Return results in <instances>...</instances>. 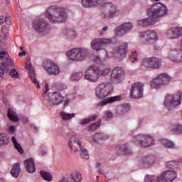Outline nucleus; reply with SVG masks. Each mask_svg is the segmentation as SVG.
<instances>
[{
	"label": "nucleus",
	"instance_id": "obj_1",
	"mask_svg": "<svg viewBox=\"0 0 182 182\" xmlns=\"http://www.w3.org/2000/svg\"><path fill=\"white\" fill-rule=\"evenodd\" d=\"M82 4L85 8H93L95 6H103L101 16L102 18L112 19L114 16H119L120 10L113 3L104 4L103 0H82Z\"/></svg>",
	"mask_w": 182,
	"mask_h": 182
},
{
	"label": "nucleus",
	"instance_id": "obj_2",
	"mask_svg": "<svg viewBox=\"0 0 182 182\" xmlns=\"http://www.w3.org/2000/svg\"><path fill=\"white\" fill-rule=\"evenodd\" d=\"M46 17L51 23H62L66 21L68 14L65 8L51 6L47 9Z\"/></svg>",
	"mask_w": 182,
	"mask_h": 182
},
{
	"label": "nucleus",
	"instance_id": "obj_3",
	"mask_svg": "<svg viewBox=\"0 0 182 182\" xmlns=\"http://www.w3.org/2000/svg\"><path fill=\"white\" fill-rule=\"evenodd\" d=\"M68 147L70 151L77 153L80 150V156L82 159L89 160V152L83 147L82 139L80 138H70L68 141Z\"/></svg>",
	"mask_w": 182,
	"mask_h": 182
},
{
	"label": "nucleus",
	"instance_id": "obj_4",
	"mask_svg": "<svg viewBox=\"0 0 182 182\" xmlns=\"http://www.w3.org/2000/svg\"><path fill=\"white\" fill-rule=\"evenodd\" d=\"M67 56L73 62H82L89 56V50L82 48H73L68 52Z\"/></svg>",
	"mask_w": 182,
	"mask_h": 182
},
{
	"label": "nucleus",
	"instance_id": "obj_5",
	"mask_svg": "<svg viewBox=\"0 0 182 182\" xmlns=\"http://www.w3.org/2000/svg\"><path fill=\"white\" fill-rule=\"evenodd\" d=\"M167 14V7L161 3H156L148 9L147 15L157 21V18H161Z\"/></svg>",
	"mask_w": 182,
	"mask_h": 182
},
{
	"label": "nucleus",
	"instance_id": "obj_6",
	"mask_svg": "<svg viewBox=\"0 0 182 182\" xmlns=\"http://www.w3.org/2000/svg\"><path fill=\"white\" fill-rule=\"evenodd\" d=\"M171 77L166 73H161L154 78L151 82L150 86L152 89H159L161 86H166L170 83Z\"/></svg>",
	"mask_w": 182,
	"mask_h": 182
},
{
	"label": "nucleus",
	"instance_id": "obj_7",
	"mask_svg": "<svg viewBox=\"0 0 182 182\" xmlns=\"http://www.w3.org/2000/svg\"><path fill=\"white\" fill-rule=\"evenodd\" d=\"M112 93V85L109 83L102 82L97 85L95 90V96L99 99H106Z\"/></svg>",
	"mask_w": 182,
	"mask_h": 182
},
{
	"label": "nucleus",
	"instance_id": "obj_8",
	"mask_svg": "<svg viewBox=\"0 0 182 182\" xmlns=\"http://www.w3.org/2000/svg\"><path fill=\"white\" fill-rule=\"evenodd\" d=\"M141 66L146 69H159L161 59L156 57L145 58L141 60Z\"/></svg>",
	"mask_w": 182,
	"mask_h": 182
},
{
	"label": "nucleus",
	"instance_id": "obj_9",
	"mask_svg": "<svg viewBox=\"0 0 182 182\" xmlns=\"http://www.w3.org/2000/svg\"><path fill=\"white\" fill-rule=\"evenodd\" d=\"M134 143L141 147H150L154 144V139L149 135L139 134L134 138Z\"/></svg>",
	"mask_w": 182,
	"mask_h": 182
},
{
	"label": "nucleus",
	"instance_id": "obj_10",
	"mask_svg": "<svg viewBox=\"0 0 182 182\" xmlns=\"http://www.w3.org/2000/svg\"><path fill=\"white\" fill-rule=\"evenodd\" d=\"M181 92H178L175 95L168 94L165 97L164 102V106H166V107H173L181 105Z\"/></svg>",
	"mask_w": 182,
	"mask_h": 182
},
{
	"label": "nucleus",
	"instance_id": "obj_11",
	"mask_svg": "<svg viewBox=\"0 0 182 182\" xmlns=\"http://www.w3.org/2000/svg\"><path fill=\"white\" fill-rule=\"evenodd\" d=\"M43 68L45 69L47 73L51 76H57V75L60 73L59 66H58V65L52 62L50 60L44 61L43 63Z\"/></svg>",
	"mask_w": 182,
	"mask_h": 182
},
{
	"label": "nucleus",
	"instance_id": "obj_12",
	"mask_svg": "<svg viewBox=\"0 0 182 182\" xmlns=\"http://www.w3.org/2000/svg\"><path fill=\"white\" fill-rule=\"evenodd\" d=\"M143 83L136 82L131 86V90L129 94V97L131 99H139V97H143Z\"/></svg>",
	"mask_w": 182,
	"mask_h": 182
},
{
	"label": "nucleus",
	"instance_id": "obj_13",
	"mask_svg": "<svg viewBox=\"0 0 182 182\" xmlns=\"http://www.w3.org/2000/svg\"><path fill=\"white\" fill-rule=\"evenodd\" d=\"M85 77L90 82H97L99 80V68L93 65L89 67L85 71Z\"/></svg>",
	"mask_w": 182,
	"mask_h": 182
},
{
	"label": "nucleus",
	"instance_id": "obj_14",
	"mask_svg": "<svg viewBox=\"0 0 182 182\" xmlns=\"http://www.w3.org/2000/svg\"><path fill=\"white\" fill-rule=\"evenodd\" d=\"M112 43V39L109 38H94L91 41V48L93 50H100L103 49V45Z\"/></svg>",
	"mask_w": 182,
	"mask_h": 182
},
{
	"label": "nucleus",
	"instance_id": "obj_15",
	"mask_svg": "<svg viewBox=\"0 0 182 182\" xmlns=\"http://www.w3.org/2000/svg\"><path fill=\"white\" fill-rule=\"evenodd\" d=\"M124 79V70L122 68H116L111 74V82L115 85L120 83Z\"/></svg>",
	"mask_w": 182,
	"mask_h": 182
},
{
	"label": "nucleus",
	"instance_id": "obj_16",
	"mask_svg": "<svg viewBox=\"0 0 182 182\" xmlns=\"http://www.w3.org/2000/svg\"><path fill=\"white\" fill-rule=\"evenodd\" d=\"M142 38L145 39L146 45H154L158 41L157 33L151 30H148L142 34Z\"/></svg>",
	"mask_w": 182,
	"mask_h": 182
},
{
	"label": "nucleus",
	"instance_id": "obj_17",
	"mask_svg": "<svg viewBox=\"0 0 182 182\" xmlns=\"http://www.w3.org/2000/svg\"><path fill=\"white\" fill-rule=\"evenodd\" d=\"M177 178V173L174 171H166V172H163L160 176H159L158 180L160 181L164 182H171L173 180Z\"/></svg>",
	"mask_w": 182,
	"mask_h": 182
},
{
	"label": "nucleus",
	"instance_id": "obj_18",
	"mask_svg": "<svg viewBox=\"0 0 182 182\" xmlns=\"http://www.w3.org/2000/svg\"><path fill=\"white\" fill-rule=\"evenodd\" d=\"M33 28L36 32H45L48 29V22L45 19H36L33 23Z\"/></svg>",
	"mask_w": 182,
	"mask_h": 182
},
{
	"label": "nucleus",
	"instance_id": "obj_19",
	"mask_svg": "<svg viewBox=\"0 0 182 182\" xmlns=\"http://www.w3.org/2000/svg\"><path fill=\"white\" fill-rule=\"evenodd\" d=\"M48 100L51 105L58 106V105H60L63 102V96L59 92H54L49 94Z\"/></svg>",
	"mask_w": 182,
	"mask_h": 182
},
{
	"label": "nucleus",
	"instance_id": "obj_20",
	"mask_svg": "<svg viewBox=\"0 0 182 182\" xmlns=\"http://www.w3.org/2000/svg\"><path fill=\"white\" fill-rule=\"evenodd\" d=\"M132 29H133V24L132 23H124L119 26V29H117L116 33L118 36H123V35H126Z\"/></svg>",
	"mask_w": 182,
	"mask_h": 182
},
{
	"label": "nucleus",
	"instance_id": "obj_21",
	"mask_svg": "<svg viewBox=\"0 0 182 182\" xmlns=\"http://www.w3.org/2000/svg\"><path fill=\"white\" fill-rule=\"evenodd\" d=\"M154 163V156H144L138 161L139 167H150Z\"/></svg>",
	"mask_w": 182,
	"mask_h": 182
},
{
	"label": "nucleus",
	"instance_id": "obj_22",
	"mask_svg": "<svg viewBox=\"0 0 182 182\" xmlns=\"http://www.w3.org/2000/svg\"><path fill=\"white\" fill-rule=\"evenodd\" d=\"M166 35L171 39H177L178 36L182 35V27H173L166 32Z\"/></svg>",
	"mask_w": 182,
	"mask_h": 182
},
{
	"label": "nucleus",
	"instance_id": "obj_23",
	"mask_svg": "<svg viewBox=\"0 0 182 182\" xmlns=\"http://www.w3.org/2000/svg\"><path fill=\"white\" fill-rule=\"evenodd\" d=\"M119 100H122L121 95H117L111 97H108L107 99L103 100L100 102H99L97 106L103 107L106 106V105H109L110 103H114V102H119Z\"/></svg>",
	"mask_w": 182,
	"mask_h": 182
},
{
	"label": "nucleus",
	"instance_id": "obj_24",
	"mask_svg": "<svg viewBox=\"0 0 182 182\" xmlns=\"http://www.w3.org/2000/svg\"><path fill=\"white\" fill-rule=\"evenodd\" d=\"M26 69L28 70V76L30 79H31L32 82L34 83V85H37V88L41 89V85H39V82L35 77V70L32 66L29 65V64L26 65Z\"/></svg>",
	"mask_w": 182,
	"mask_h": 182
},
{
	"label": "nucleus",
	"instance_id": "obj_25",
	"mask_svg": "<svg viewBox=\"0 0 182 182\" xmlns=\"http://www.w3.org/2000/svg\"><path fill=\"white\" fill-rule=\"evenodd\" d=\"M114 53L120 55L121 58H124L127 53V43H124L119 47L115 48Z\"/></svg>",
	"mask_w": 182,
	"mask_h": 182
},
{
	"label": "nucleus",
	"instance_id": "obj_26",
	"mask_svg": "<svg viewBox=\"0 0 182 182\" xmlns=\"http://www.w3.org/2000/svg\"><path fill=\"white\" fill-rule=\"evenodd\" d=\"M169 58L172 62H176V63H182V53H177V51L171 50L169 53Z\"/></svg>",
	"mask_w": 182,
	"mask_h": 182
},
{
	"label": "nucleus",
	"instance_id": "obj_27",
	"mask_svg": "<svg viewBox=\"0 0 182 182\" xmlns=\"http://www.w3.org/2000/svg\"><path fill=\"white\" fill-rule=\"evenodd\" d=\"M24 166L28 173H35L36 168H35V162L33 161V159H26L24 161Z\"/></svg>",
	"mask_w": 182,
	"mask_h": 182
},
{
	"label": "nucleus",
	"instance_id": "obj_28",
	"mask_svg": "<svg viewBox=\"0 0 182 182\" xmlns=\"http://www.w3.org/2000/svg\"><path fill=\"white\" fill-rule=\"evenodd\" d=\"M156 18H151V16H149V18H148L139 20L138 21V24L140 26H149L150 25H154V23H156Z\"/></svg>",
	"mask_w": 182,
	"mask_h": 182
},
{
	"label": "nucleus",
	"instance_id": "obj_29",
	"mask_svg": "<svg viewBox=\"0 0 182 182\" xmlns=\"http://www.w3.org/2000/svg\"><path fill=\"white\" fill-rule=\"evenodd\" d=\"M19 173H21V166H19V164H14L11 170V174L13 177L16 178L19 176Z\"/></svg>",
	"mask_w": 182,
	"mask_h": 182
},
{
	"label": "nucleus",
	"instance_id": "obj_30",
	"mask_svg": "<svg viewBox=\"0 0 182 182\" xmlns=\"http://www.w3.org/2000/svg\"><path fill=\"white\" fill-rule=\"evenodd\" d=\"M7 116L11 122H18L19 120L16 112H14L11 108L8 109Z\"/></svg>",
	"mask_w": 182,
	"mask_h": 182
},
{
	"label": "nucleus",
	"instance_id": "obj_31",
	"mask_svg": "<svg viewBox=\"0 0 182 182\" xmlns=\"http://www.w3.org/2000/svg\"><path fill=\"white\" fill-rule=\"evenodd\" d=\"M7 144H9V137L5 133L0 134V146H6Z\"/></svg>",
	"mask_w": 182,
	"mask_h": 182
},
{
	"label": "nucleus",
	"instance_id": "obj_32",
	"mask_svg": "<svg viewBox=\"0 0 182 182\" xmlns=\"http://www.w3.org/2000/svg\"><path fill=\"white\" fill-rule=\"evenodd\" d=\"M11 141L16 150H17L20 154H23V149H22V146H21V144L18 143V141H16V138L15 136L11 137Z\"/></svg>",
	"mask_w": 182,
	"mask_h": 182
},
{
	"label": "nucleus",
	"instance_id": "obj_33",
	"mask_svg": "<svg viewBox=\"0 0 182 182\" xmlns=\"http://www.w3.org/2000/svg\"><path fill=\"white\" fill-rule=\"evenodd\" d=\"M117 149L119 150V154H130L132 153V150L129 148L127 144L122 145Z\"/></svg>",
	"mask_w": 182,
	"mask_h": 182
},
{
	"label": "nucleus",
	"instance_id": "obj_34",
	"mask_svg": "<svg viewBox=\"0 0 182 182\" xmlns=\"http://www.w3.org/2000/svg\"><path fill=\"white\" fill-rule=\"evenodd\" d=\"M171 132H174L176 134H182V125L180 124H172L171 126Z\"/></svg>",
	"mask_w": 182,
	"mask_h": 182
},
{
	"label": "nucleus",
	"instance_id": "obj_35",
	"mask_svg": "<svg viewBox=\"0 0 182 182\" xmlns=\"http://www.w3.org/2000/svg\"><path fill=\"white\" fill-rule=\"evenodd\" d=\"M40 174L42 178H43V180H46V181H52V175L49 172L41 171Z\"/></svg>",
	"mask_w": 182,
	"mask_h": 182
},
{
	"label": "nucleus",
	"instance_id": "obj_36",
	"mask_svg": "<svg viewBox=\"0 0 182 182\" xmlns=\"http://www.w3.org/2000/svg\"><path fill=\"white\" fill-rule=\"evenodd\" d=\"M161 144L166 147V149H174V144L171 141L167 139L161 140Z\"/></svg>",
	"mask_w": 182,
	"mask_h": 182
},
{
	"label": "nucleus",
	"instance_id": "obj_37",
	"mask_svg": "<svg viewBox=\"0 0 182 182\" xmlns=\"http://www.w3.org/2000/svg\"><path fill=\"white\" fill-rule=\"evenodd\" d=\"M97 119V117L96 115H93L92 117H90L89 119H84L80 121V124H87L88 123H90V122H95Z\"/></svg>",
	"mask_w": 182,
	"mask_h": 182
},
{
	"label": "nucleus",
	"instance_id": "obj_38",
	"mask_svg": "<svg viewBox=\"0 0 182 182\" xmlns=\"http://www.w3.org/2000/svg\"><path fill=\"white\" fill-rule=\"evenodd\" d=\"M144 181L145 182H160V180H159V176L148 175L145 176Z\"/></svg>",
	"mask_w": 182,
	"mask_h": 182
},
{
	"label": "nucleus",
	"instance_id": "obj_39",
	"mask_svg": "<svg viewBox=\"0 0 182 182\" xmlns=\"http://www.w3.org/2000/svg\"><path fill=\"white\" fill-rule=\"evenodd\" d=\"M82 77H83V73L82 72L75 73L72 74L71 80L77 82L78 80H80Z\"/></svg>",
	"mask_w": 182,
	"mask_h": 182
},
{
	"label": "nucleus",
	"instance_id": "obj_40",
	"mask_svg": "<svg viewBox=\"0 0 182 182\" xmlns=\"http://www.w3.org/2000/svg\"><path fill=\"white\" fill-rule=\"evenodd\" d=\"M60 116L63 120H70V119H73L75 117V114H69L66 112H61Z\"/></svg>",
	"mask_w": 182,
	"mask_h": 182
},
{
	"label": "nucleus",
	"instance_id": "obj_41",
	"mask_svg": "<svg viewBox=\"0 0 182 182\" xmlns=\"http://www.w3.org/2000/svg\"><path fill=\"white\" fill-rule=\"evenodd\" d=\"M71 178H73L75 182H80L82 181V174L80 172H75L72 175Z\"/></svg>",
	"mask_w": 182,
	"mask_h": 182
},
{
	"label": "nucleus",
	"instance_id": "obj_42",
	"mask_svg": "<svg viewBox=\"0 0 182 182\" xmlns=\"http://www.w3.org/2000/svg\"><path fill=\"white\" fill-rule=\"evenodd\" d=\"M110 73V68H105L104 70H100L98 68V76H107Z\"/></svg>",
	"mask_w": 182,
	"mask_h": 182
},
{
	"label": "nucleus",
	"instance_id": "obj_43",
	"mask_svg": "<svg viewBox=\"0 0 182 182\" xmlns=\"http://www.w3.org/2000/svg\"><path fill=\"white\" fill-rule=\"evenodd\" d=\"M178 165V162L176 161H169L166 162V166L168 168H173V167H176Z\"/></svg>",
	"mask_w": 182,
	"mask_h": 182
},
{
	"label": "nucleus",
	"instance_id": "obj_44",
	"mask_svg": "<svg viewBox=\"0 0 182 182\" xmlns=\"http://www.w3.org/2000/svg\"><path fill=\"white\" fill-rule=\"evenodd\" d=\"M120 110L122 114L127 113V112H129V110H130V105L123 104L120 107Z\"/></svg>",
	"mask_w": 182,
	"mask_h": 182
},
{
	"label": "nucleus",
	"instance_id": "obj_45",
	"mask_svg": "<svg viewBox=\"0 0 182 182\" xmlns=\"http://www.w3.org/2000/svg\"><path fill=\"white\" fill-rule=\"evenodd\" d=\"M67 38L68 39H75L76 38V31H69L67 33Z\"/></svg>",
	"mask_w": 182,
	"mask_h": 182
},
{
	"label": "nucleus",
	"instance_id": "obj_46",
	"mask_svg": "<svg viewBox=\"0 0 182 182\" xmlns=\"http://www.w3.org/2000/svg\"><path fill=\"white\" fill-rule=\"evenodd\" d=\"M130 59L132 60V63H134V62H137V51H134L129 55Z\"/></svg>",
	"mask_w": 182,
	"mask_h": 182
},
{
	"label": "nucleus",
	"instance_id": "obj_47",
	"mask_svg": "<svg viewBox=\"0 0 182 182\" xmlns=\"http://www.w3.org/2000/svg\"><path fill=\"white\" fill-rule=\"evenodd\" d=\"M99 127H100V121L91 124L90 126V130L93 132V131L96 130L97 129H99Z\"/></svg>",
	"mask_w": 182,
	"mask_h": 182
},
{
	"label": "nucleus",
	"instance_id": "obj_48",
	"mask_svg": "<svg viewBox=\"0 0 182 182\" xmlns=\"http://www.w3.org/2000/svg\"><path fill=\"white\" fill-rule=\"evenodd\" d=\"M112 117H113V113L110 111L105 112L103 115V119H105L106 120H109V119H112Z\"/></svg>",
	"mask_w": 182,
	"mask_h": 182
},
{
	"label": "nucleus",
	"instance_id": "obj_49",
	"mask_svg": "<svg viewBox=\"0 0 182 182\" xmlns=\"http://www.w3.org/2000/svg\"><path fill=\"white\" fill-rule=\"evenodd\" d=\"M10 75L11 77H19V73L15 69H11L10 71Z\"/></svg>",
	"mask_w": 182,
	"mask_h": 182
},
{
	"label": "nucleus",
	"instance_id": "obj_50",
	"mask_svg": "<svg viewBox=\"0 0 182 182\" xmlns=\"http://www.w3.org/2000/svg\"><path fill=\"white\" fill-rule=\"evenodd\" d=\"M99 140H102V134L100 133L95 134L94 135V141H95V143H97Z\"/></svg>",
	"mask_w": 182,
	"mask_h": 182
},
{
	"label": "nucleus",
	"instance_id": "obj_51",
	"mask_svg": "<svg viewBox=\"0 0 182 182\" xmlns=\"http://www.w3.org/2000/svg\"><path fill=\"white\" fill-rule=\"evenodd\" d=\"M4 65H6V66H12V65H14L12 59H11L9 57H6V60L4 63Z\"/></svg>",
	"mask_w": 182,
	"mask_h": 182
},
{
	"label": "nucleus",
	"instance_id": "obj_52",
	"mask_svg": "<svg viewBox=\"0 0 182 182\" xmlns=\"http://www.w3.org/2000/svg\"><path fill=\"white\" fill-rule=\"evenodd\" d=\"M46 147L45 146H41L40 147V154H41V156H45V154H46Z\"/></svg>",
	"mask_w": 182,
	"mask_h": 182
},
{
	"label": "nucleus",
	"instance_id": "obj_53",
	"mask_svg": "<svg viewBox=\"0 0 182 182\" xmlns=\"http://www.w3.org/2000/svg\"><path fill=\"white\" fill-rule=\"evenodd\" d=\"M8 55V53L5 51L0 52V59H4V58H6Z\"/></svg>",
	"mask_w": 182,
	"mask_h": 182
},
{
	"label": "nucleus",
	"instance_id": "obj_54",
	"mask_svg": "<svg viewBox=\"0 0 182 182\" xmlns=\"http://www.w3.org/2000/svg\"><path fill=\"white\" fill-rule=\"evenodd\" d=\"M4 18H5L4 21H5L6 23V25H9L11 23V17L6 16V17H4Z\"/></svg>",
	"mask_w": 182,
	"mask_h": 182
},
{
	"label": "nucleus",
	"instance_id": "obj_55",
	"mask_svg": "<svg viewBox=\"0 0 182 182\" xmlns=\"http://www.w3.org/2000/svg\"><path fill=\"white\" fill-rule=\"evenodd\" d=\"M94 62L97 63V65H101L102 61L100 60V58L96 57V58L94 60Z\"/></svg>",
	"mask_w": 182,
	"mask_h": 182
},
{
	"label": "nucleus",
	"instance_id": "obj_56",
	"mask_svg": "<svg viewBox=\"0 0 182 182\" xmlns=\"http://www.w3.org/2000/svg\"><path fill=\"white\" fill-rule=\"evenodd\" d=\"M48 90H49V85H48V84H45L43 93H48Z\"/></svg>",
	"mask_w": 182,
	"mask_h": 182
},
{
	"label": "nucleus",
	"instance_id": "obj_57",
	"mask_svg": "<svg viewBox=\"0 0 182 182\" xmlns=\"http://www.w3.org/2000/svg\"><path fill=\"white\" fill-rule=\"evenodd\" d=\"M67 88H68V87H66V85H63V84L60 85V87H59L60 90H66Z\"/></svg>",
	"mask_w": 182,
	"mask_h": 182
},
{
	"label": "nucleus",
	"instance_id": "obj_58",
	"mask_svg": "<svg viewBox=\"0 0 182 182\" xmlns=\"http://www.w3.org/2000/svg\"><path fill=\"white\" fill-rule=\"evenodd\" d=\"M5 22V16H0V25H2Z\"/></svg>",
	"mask_w": 182,
	"mask_h": 182
},
{
	"label": "nucleus",
	"instance_id": "obj_59",
	"mask_svg": "<svg viewBox=\"0 0 182 182\" xmlns=\"http://www.w3.org/2000/svg\"><path fill=\"white\" fill-rule=\"evenodd\" d=\"M31 127L33 129L34 132H38V128L36 127V126H35V124H31Z\"/></svg>",
	"mask_w": 182,
	"mask_h": 182
},
{
	"label": "nucleus",
	"instance_id": "obj_60",
	"mask_svg": "<svg viewBox=\"0 0 182 182\" xmlns=\"http://www.w3.org/2000/svg\"><path fill=\"white\" fill-rule=\"evenodd\" d=\"M25 55H26V52L23 51L19 53L18 56H20V58H22V56H25Z\"/></svg>",
	"mask_w": 182,
	"mask_h": 182
},
{
	"label": "nucleus",
	"instance_id": "obj_61",
	"mask_svg": "<svg viewBox=\"0 0 182 182\" xmlns=\"http://www.w3.org/2000/svg\"><path fill=\"white\" fill-rule=\"evenodd\" d=\"M4 70H2V68H0V77H2V76H4Z\"/></svg>",
	"mask_w": 182,
	"mask_h": 182
},
{
	"label": "nucleus",
	"instance_id": "obj_62",
	"mask_svg": "<svg viewBox=\"0 0 182 182\" xmlns=\"http://www.w3.org/2000/svg\"><path fill=\"white\" fill-rule=\"evenodd\" d=\"M9 130H10L11 132H15V127H14V126H11V127H9Z\"/></svg>",
	"mask_w": 182,
	"mask_h": 182
},
{
	"label": "nucleus",
	"instance_id": "obj_63",
	"mask_svg": "<svg viewBox=\"0 0 182 182\" xmlns=\"http://www.w3.org/2000/svg\"><path fill=\"white\" fill-rule=\"evenodd\" d=\"M67 182H75L73 178H68Z\"/></svg>",
	"mask_w": 182,
	"mask_h": 182
},
{
	"label": "nucleus",
	"instance_id": "obj_64",
	"mask_svg": "<svg viewBox=\"0 0 182 182\" xmlns=\"http://www.w3.org/2000/svg\"><path fill=\"white\" fill-rule=\"evenodd\" d=\"M28 118H23V123H28Z\"/></svg>",
	"mask_w": 182,
	"mask_h": 182
}]
</instances>
